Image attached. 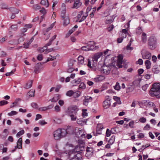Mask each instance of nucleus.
<instances>
[{"instance_id":"1","label":"nucleus","mask_w":160,"mask_h":160,"mask_svg":"<svg viewBox=\"0 0 160 160\" xmlns=\"http://www.w3.org/2000/svg\"><path fill=\"white\" fill-rule=\"evenodd\" d=\"M71 129V128H68V130L65 129H58L57 130L53 132V136L54 138L56 140H59L61 138L64 137L67 133L68 132L69 134L73 133L74 132L73 129L71 130V131L70 132L69 131Z\"/></svg>"},{"instance_id":"2","label":"nucleus","mask_w":160,"mask_h":160,"mask_svg":"<svg viewBox=\"0 0 160 160\" xmlns=\"http://www.w3.org/2000/svg\"><path fill=\"white\" fill-rule=\"evenodd\" d=\"M149 94L152 97L155 96L158 98H160V83H156L152 85Z\"/></svg>"},{"instance_id":"3","label":"nucleus","mask_w":160,"mask_h":160,"mask_svg":"<svg viewBox=\"0 0 160 160\" xmlns=\"http://www.w3.org/2000/svg\"><path fill=\"white\" fill-rule=\"evenodd\" d=\"M109 54L107 55L105 57L104 60V65L102 67V71L105 74H108L110 73L109 67L110 66V63L109 61L110 59L109 58Z\"/></svg>"},{"instance_id":"4","label":"nucleus","mask_w":160,"mask_h":160,"mask_svg":"<svg viewBox=\"0 0 160 160\" xmlns=\"http://www.w3.org/2000/svg\"><path fill=\"white\" fill-rule=\"evenodd\" d=\"M123 58V56L122 54L119 55L118 56V59L117 61H114V58H112L111 60L112 61V63L111 64V66H114L116 63V66H118V68H122V63Z\"/></svg>"},{"instance_id":"5","label":"nucleus","mask_w":160,"mask_h":160,"mask_svg":"<svg viewBox=\"0 0 160 160\" xmlns=\"http://www.w3.org/2000/svg\"><path fill=\"white\" fill-rule=\"evenodd\" d=\"M148 43L150 49L151 50L154 49L156 48V39L153 37H150L148 40Z\"/></svg>"},{"instance_id":"6","label":"nucleus","mask_w":160,"mask_h":160,"mask_svg":"<svg viewBox=\"0 0 160 160\" xmlns=\"http://www.w3.org/2000/svg\"><path fill=\"white\" fill-rule=\"evenodd\" d=\"M142 58L143 59H150L151 57V54L149 51L146 50H142L141 52Z\"/></svg>"},{"instance_id":"7","label":"nucleus","mask_w":160,"mask_h":160,"mask_svg":"<svg viewBox=\"0 0 160 160\" xmlns=\"http://www.w3.org/2000/svg\"><path fill=\"white\" fill-rule=\"evenodd\" d=\"M77 107L76 106H71L68 108L67 112L69 115L77 114Z\"/></svg>"},{"instance_id":"8","label":"nucleus","mask_w":160,"mask_h":160,"mask_svg":"<svg viewBox=\"0 0 160 160\" xmlns=\"http://www.w3.org/2000/svg\"><path fill=\"white\" fill-rule=\"evenodd\" d=\"M103 106L105 109H107L110 106V99L109 96L106 97V100L103 102Z\"/></svg>"},{"instance_id":"9","label":"nucleus","mask_w":160,"mask_h":160,"mask_svg":"<svg viewBox=\"0 0 160 160\" xmlns=\"http://www.w3.org/2000/svg\"><path fill=\"white\" fill-rule=\"evenodd\" d=\"M80 92L78 91L77 92H74L73 91L71 90L68 91L66 94L67 96L69 97L71 96L73 94H74L75 97H78L80 96Z\"/></svg>"},{"instance_id":"10","label":"nucleus","mask_w":160,"mask_h":160,"mask_svg":"<svg viewBox=\"0 0 160 160\" xmlns=\"http://www.w3.org/2000/svg\"><path fill=\"white\" fill-rule=\"evenodd\" d=\"M92 98L91 97L87 96L85 97V98L83 101V104L85 106H87L89 102L92 101Z\"/></svg>"},{"instance_id":"11","label":"nucleus","mask_w":160,"mask_h":160,"mask_svg":"<svg viewBox=\"0 0 160 160\" xmlns=\"http://www.w3.org/2000/svg\"><path fill=\"white\" fill-rule=\"evenodd\" d=\"M103 127L101 124H98L96 128V134H102V130L103 129Z\"/></svg>"},{"instance_id":"12","label":"nucleus","mask_w":160,"mask_h":160,"mask_svg":"<svg viewBox=\"0 0 160 160\" xmlns=\"http://www.w3.org/2000/svg\"><path fill=\"white\" fill-rule=\"evenodd\" d=\"M17 143V145L15 147L14 149L16 150L17 148L18 149H22V139L21 138H20L18 139Z\"/></svg>"},{"instance_id":"13","label":"nucleus","mask_w":160,"mask_h":160,"mask_svg":"<svg viewBox=\"0 0 160 160\" xmlns=\"http://www.w3.org/2000/svg\"><path fill=\"white\" fill-rule=\"evenodd\" d=\"M82 3L80 2V0H74V3L72 8H78L80 7Z\"/></svg>"},{"instance_id":"14","label":"nucleus","mask_w":160,"mask_h":160,"mask_svg":"<svg viewBox=\"0 0 160 160\" xmlns=\"http://www.w3.org/2000/svg\"><path fill=\"white\" fill-rule=\"evenodd\" d=\"M63 20V25L64 27L67 26L70 23V19L68 16H65L64 19H62Z\"/></svg>"},{"instance_id":"15","label":"nucleus","mask_w":160,"mask_h":160,"mask_svg":"<svg viewBox=\"0 0 160 160\" xmlns=\"http://www.w3.org/2000/svg\"><path fill=\"white\" fill-rule=\"evenodd\" d=\"M80 152L76 150V148H75L72 150H69L68 152V155L69 156H71L72 154H74L75 155H76V154H78V155L80 154Z\"/></svg>"},{"instance_id":"16","label":"nucleus","mask_w":160,"mask_h":160,"mask_svg":"<svg viewBox=\"0 0 160 160\" xmlns=\"http://www.w3.org/2000/svg\"><path fill=\"white\" fill-rule=\"evenodd\" d=\"M9 10L12 14H17L19 12V10L16 8L14 7H11L9 8Z\"/></svg>"},{"instance_id":"17","label":"nucleus","mask_w":160,"mask_h":160,"mask_svg":"<svg viewBox=\"0 0 160 160\" xmlns=\"http://www.w3.org/2000/svg\"><path fill=\"white\" fill-rule=\"evenodd\" d=\"M33 82V80H30L28 81V82L25 84V85L24 87V88L26 89L30 88L32 86Z\"/></svg>"},{"instance_id":"18","label":"nucleus","mask_w":160,"mask_h":160,"mask_svg":"<svg viewBox=\"0 0 160 160\" xmlns=\"http://www.w3.org/2000/svg\"><path fill=\"white\" fill-rule=\"evenodd\" d=\"M86 151L87 152L89 153V154L91 155H92L93 154L95 151L93 148L88 147H87Z\"/></svg>"},{"instance_id":"19","label":"nucleus","mask_w":160,"mask_h":160,"mask_svg":"<svg viewBox=\"0 0 160 160\" xmlns=\"http://www.w3.org/2000/svg\"><path fill=\"white\" fill-rule=\"evenodd\" d=\"M60 98V95L58 94H57L54 96L52 98L50 99L49 101H51L52 102H56Z\"/></svg>"},{"instance_id":"20","label":"nucleus","mask_w":160,"mask_h":160,"mask_svg":"<svg viewBox=\"0 0 160 160\" xmlns=\"http://www.w3.org/2000/svg\"><path fill=\"white\" fill-rule=\"evenodd\" d=\"M78 27V26L77 25H76L71 30H69L68 31V34H67L66 36V37H67L69 36L73 32H74L75 30Z\"/></svg>"},{"instance_id":"21","label":"nucleus","mask_w":160,"mask_h":160,"mask_svg":"<svg viewBox=\"0 0 160 160\" xmlns=\"http://www.w3.org/2000/svg\"><path fill=\"white\" fill-rule=\"evenodd\" d=\"M32 26V24L26 25L24 26L25 27L22 29L21 32H26L28 28H31Z\"/></svg>"},{"instance_id":"22","label":"nucleus","mask_w":160,"mask_h":160,"mask_svg":"<svg viewBox=\"0 0 160 160\" xmlns=\"http://www.w3.org/2000/svg\"><path fill=\"white\" fill-rule=\"evenodd\" d=\"M82 157L81 156L80 154L78 155V154L74 155V156L70 160H82Z\"/></svg>"},{"instance_id":"23","label":"nucleus","mask_w":160,"mask_h":160,"mask_svg":"<svg viewBox=\"0 0 160 160\" xmlns=\"http://www.w3.org/2000/svg\"><path fill=\"white\" fill-rule=\"evenodd\" d=\"M18 28V26L17 24L13 25H12L9 29V30L10 32H11L12 31H16L17 30Z\"/></svg>"},{"instance_id":"24","label":"nucleus","mask_w":160,"mask_h":160,"mask_svg":"<svg viewBox=\"0 0 160 160\" xmlns=\"http://www.w3.org/2000/svg\"><path fill=\"white\" fill-rule=\"evenodd\" d=\"M145 64L146 66L147 69H148L150 68L151 63L149 60H146L145 62Z\"/></svg>"},{"instance_id":"25","label":"nucleus","mask_w":160,"mask_h":160,"mask_svg":"<svg viewBox=\"0 0 160 160\" xmlns=\"http://www.w3.org/2000/svg\"><path fill=\"white\" fill-rule=\"evenodd\" d=\"M134 88L133 85H131L130 87L127 88L126 89V92H129L132 91Z\"/></svg>"},{"instance_id":"26","label":"nucleus","mask_w":160,"mask_h":160,"mask_svg":"<svg viewBox=\"0 0 160 160\" xmlns=\"http://www.w3.org/2000/svg\"><path fill=\"white\" fill-rule=\"evenodd\" d=\"M89 51L90 50H95L99 48V47L98 46H96L95 45H89Z\"/></svg>"},{"instance_id":"27","label":"nucleus","mask_w":160,"mask_h":160,"mask_svg":"<svg viewBox=\"0 0 160 160\" xmlns=\"http://www.w3.org/2000/svg\"><path fill=\"white\" fill-rule=\"evenodd\" d=\"M78 62L80 64H82L84 62V58L81 56H80L78 58Z\"/></svg>"},{"instance_id":"28","label":"nucleus","mask_w":160,"mask_h":160,"mask_svg":"<svg viewBox=\"0 0 160 160\" xmlns=\"http://www.w3.org/2000/svg\"><path fill=\"white\" fill-rule=\"evenodd\" d=\"M142 40L143 42H145L147 41L146 34L143 32L142 35Z\"/></svg>"},{"instance_id":"29","label":"nucleus","mask_w":160,"mask_h":160,"mask_svg":"<svg viewBox=\"0 0 160 160\" xmlns=\"http://www.w3.org/2000/svg\"><path fill=\"white\" fill-rule=\"evenodd\" d=\"M113 99L116 102H117L118 104H120L121 103V102L119 97L117 96H114Z\"/></svg>"},{"instance_id":"30","label":"nucleus","mask_w":160,"mask_h":160,"mask_svg":"<svg viewBox=\"0 0 160 160\" xmlns=\"http://www.w3.org/2000/svg\"><path fill=\"white\" fill-rule=\"evenodd\" d=\"M40 4L43 5H47V7H48L49 5L47 0V1L45 0H41Z\"/></svg>"},{"instance_id":"31","label":"nucleus","mask_w":160,"mask_h":160,"mask_svg":"<svg viewBox=\"0 0 160 160\" xmlns=\"http://www.w3.org/2000/svg\"><path fill=\"white\" fill-rule=\"evenodd\" d=\"M105 22L106 24H110V16L104 18Z\"/></svg>"},{"instance_id":"32","label":"nucleus","mask_w":160,"mask_h":160,"mask_svg":"<svg viewBox=\"0 0 160 160\" xmlns=\"http://www.w3.org/2000/svg\"><path fill=\"white\" fill-rule=\"evenodd\" d=\"M110 10L107 9L105 10L104 13V18L110 16V13L109 12Z\"/></svg>"},{"instance_id":"33","label":"nucleus","mask_w":160,"mask_h":160,"mask_svg":"<svg viewBox=\"0 0 160 160\" xmlns=\"http://www.w3.org/2000/svg\"><path fill=\"white\" fill-rule=\"evenodd\" d=\"M103 55V52H98L96 53L94 56L97 59H98L100 57Z\"/></svg>"},{"instance_id":"34","label":"nucleus","mask_w":160,"mask_h":160,"mask_svg":"<svg viewBox=\"0 0 160 160\" xmlns=\"http://www.w3.org/2000/svg\"><path fill=\"white\" fill-rule=\"evenodd\" d=\"M66 12V8H64L62 11L61 13V17L62 19H64L65 17V14Z\"/></svg>"},{"instance_id":"35","label":"nucleus","mask_w":160,"mask_h":160,"mask_svg":"<svg viewBox=\"0 0 160 160\" xmlns=\"http://www.w3.org/2000/svg\"><path fill=\"white\" fill-rule=\"evenodd\" d=\"M114 89L117 91H119L120 89V86L118 82H117L116 85L114 87Z\"/></svg>"},{"instance_id":"36","label":"nucleus","mask_w":160,"mask_h":160,"mask_svg":"<svg viewBox=\"0 0 160 160\" xmlns=\"http://www.w3.org/2000/svg\"><path fill=\"white\" fill-rule=\"evenodd\" d=\"M31 90H30L28 93V95L30 97H33L34 96L35 90H32L31 91Z\"/></svg>"},{"instance_id":"37","label":"nucleus","mask_w":160,"mask_h":160,"mask_svg":"<svg viewBox=\"0 0 160 160\" xmlns=\"http://www.w3.org/2000/svg\"><path fill=\"white\" fill-rule=\"evenodd\" d=\"M89 45L88 44L87 45L83 46L82 47L81 49L83 51H89Z\"/></svg>"},{"instance_id":"38","label":"nucleus","mask_w":160,"mask_h":160,"mask_svg":"<svg viewBox=\"0 0 160 160\" xmlns=\"http://www.w3.org/2000/svg\"><path fill=\"white\" fill-rule=\"evenodd\" d=\"M81 79L80 78H78L77 80H76L75 79L73 80V82L75 84L74 85L76 86L77 84H78L80 83V82H81Z\"/></svg>"},{"instance_id":"39","label":"nucleus","mask_w":160,"mask_h":160,"mask_svg":"<svg viewBox=\"0 0 160 160\" xmlns=\"http://www.w3.org/2000/svg\"><path fill=\"white\" fill-rule=\"evenodd\" d=\"M77 114L69 115L71 118V119L72 121H75L77 119Z\"/></svg>"},{"instance_id":"40","label":"nucleus","mask_w":160,"mask_h":160,"mask_svg":"<svg viewBox=\"0 0 160 160\" xmlns=\"http://www.w3.org/2000/svg\"><path fill=\"white\" fill-rule=\"evenodd\" d=\"M1 6L2 9H9V8H8V6L4 3H2L1 4Z\"/></svg>"},{"instance_id":"41","label":"nucleus","mask_w":160,"mask_h":160,"mask_svg":"<svg viewBox=\"0 0 160 160\" xmlns=\"http://www.w3.org/2000/svg\"><path fill=\"white\" fill-rule=\"evenodd\" d=\"M24 131L23 130H22L17 133L16 134V136L18 138L21 135L23 134L24 133Z\"/></svg>"},{"instance_id":"42","label":"nucleus","mask_w":160,"mask_h":160,"mask_svg":"<svg viewBox=\"0 0 160 160\" xmlns=\"http://www.w3.org/2000/svg\"><path fill=\"white\" fill-rule=\"evenodd\" d=\"M86 88V85L84 82H82L80 83L79 86V88L84 89H85Z\"/></svg>"},{"instance_id":"43","label":"nucleus","mask_w":160,"mask_h":160,"mask_svg":"<svg viewBox=\"0 0 160 160\" xmlns=\"http://www.w3.org/2000/svg\"><path fill=\"white\" fill-rule=\"evenodd\" d=\"M139 121L141 123H144L146 122V119L144 117H142L139 119Z\"/></svg>"},{"instance_id":"44","label":"nucleus","mask_w":160,"mask_h":160,"mask_svg":"<svg viewBox=\"0 0 160 160\" xmlns=\"http://www.w3.org/2000/svg\"><path fill=\"white\" fill-rule=\"evenodd\" d=\"M142 32V30L140 27H138L136 29V33L137 34L140 35Z\"/></svg>"},{"instance_id":"45","label":"nucleus","mask_w":160,"mask_h":160,"mask_svg":"<svg viewBox=\"0 0 160 160\" xmlns=\"http://www.w3.org/2000/svg\"><path fill=\"white\" fill-rule=\"evenodd\" d=\"M152 71L155 73H158L159 72V70L158 68L154 67L152 68Z\"/></svg>"},{"instance_id":"46","label":"nucleus","mask_w":160,"mask_h":160,"mask_svg":"<svg viewBox=\"0 0 160 160\" xmlns=\"http://www.w3.org/2000/svg\"><path fill=\"white\" fill-rule=\"evenodd\" d=\"M40 68L38 66L36 65L35 67L34 72L36 73H38L39 72Z\"/></svg>"},{"instance_id":"47","label":"nucleus","mask_w":160,"mask_h":160,"mask_svg":"<svg viewBox=\"0 0 160 160\" xmlns=\"http://www.w3.org/2000/svg\"><path fill=\"white\" fill-rule=\"evenodd\" d=\"M32 8L35 10H37L40 9L41 7L40 6L38 5H34L33 6Z\"/></svg>"},{"instance_id":"48","label":"nucleus","mask_w":160,"mask_h":160,"mask_svg":"<svg viewBox=\"0 0 160 160\" xmlns=\"http://www.w3.org/2000/svg\"><path fill=\"white\" fill-rule=\"evenodd\" d=\"M17 112L14 111H12L11 112L8 113V115L9 116H12L16 115L17 114Z\"/></svg>"},{"instance_id":"49","label":"nucleus","mask_w":160,"mask_h":160,"mask_svg":"<svg viewBox=\"0 0 160 160\" xmlns=\"http://www.w3.org/2000/svg\"><path fill=\"white\" fill-rule=\"evenodd\" d=\"M136 64H139L140 65H142L143 63V61L142 59L139 58L138 60L136 62Z\"/></svg>"},{"instance_id":"50","label":"nucleus","mask_w":160,"mask_h":160,"mask_svg":"<svg viewBox=\"0 0 160 160\" xmlns=\"http://www.w3.org/2000/svg\"><path fill=\"white\" fill-rule=\"evenodd\" d=\"M45 50H47V49L44 48V46L43 47L39 48H38V51L40 52H44Z\"/></svg>"},{"instance_id":"51","label":"nucleus","mask_w":160,"mask_h":160,"mask_svg":"<svg viewBox=\"0 0 160 160\" xmlns=\"http://www.w3.org/2000/svg\"><path fill=\"white\" fill-rule=\"evenodd\" d=\"M8 103V102L5 100H2L0 101V106H2L6 105Z\"/></svg>"},{"instance_id":"52","label":"nucleus","mask_w":160,"mask_h":160,"mask_svg":"<svg viewBox=\"0 0 160 160\" xmlns=\"http://www.w3.org/2000/svg\"><path fill=\"white\" fill-rule=\"evenodd\" d=\"M43 56L42 54H39L37 57V59L39 61H41L43 59Z\"/></svg>"},{"instance_id":"53","label":"nucleus","mask_w":160,"mask_h":160,"mask_svg":"<svg viewBox=\"0 0 160 160\" xmlns=\"http://www.w3.org/2000/svg\"><path fill=\"white\" fill-rule=\"evenodd\" d=\"M77 122V123L79 124H82V122H86V121H85V120H84V121H82V120H81L80 119H78Z\"/></svg>"},{"instance_id":"54","label":"nucleus","mask_w":160,"mask_h":160,"mask_svg":"<svg viewBox=\"0 0 160 160\" xmlns=\"http://www.w3.org/2000/svg\"><path fill=\"white\" fill-rule=\"evenodd\" d=\"M84 145L85 144H81L79 145V148L80 149L81 151H84L85 150Z\"/></svg>"},{"instance_id":"55","label":"nucleus","mask_w":160,"mask_h":160,"mask_svg":"<svg viewBox=\"0 0 160 160\" xmlns=\"http://www.w3.org/2000/svg\"><path fill=\"white\" fill-rule=\"evenodd\" d=\"M83 14V11H81L79 12V13L78 14L77 17V19L78 20L81 17V15Z\"/></svg>"},{"instance_id":"56","label":"nucleus","mask_w":160,"mask_h":160,"mask_svg":"<svg viewBox=\"0 0 160 160\" xmlns=\"http://www.w3.org/2000/svg\"><path fill=\"white\" fill-rule=\"evenodd\" d=\"M39 11L41 13L43 14V15L45 14L46 13V11L43 8H42Z\"/></svg>"},{"instance_id":"57","label":"nucleus","mask_w":160,"mask_h":160,"mask_svg":"<svg viewBox=\"0 0 160 160\" xmlns=\"http://www.w3.org/2000/svg\"><path fill=\"white\" fill-rule=\"evenodd\" d=\"M31 106L33 108H35L37 109L38 108V104L36 103H35V102L32 103H31Z\"/></svg>"},{"instance_id":"58","label":"nucleus","mask_w":160,"mask_h":160,"mask_svg":"<svg viewBox=\"0 0 160 160\" xmlns=\"http://www.w3.org/2000/svg\"><path fill=\"white\" fill-rule=\"evenodd\" d=\"M52 42V40L51 41L50 40H49V42L47 43L44 46V48H45L46 49H47V47L48 46H49L51 45Z\"/></svg>"},{"instance_id":"59","label":"nucleus","mask_w":160,"mask_h":160,"mask_svg":"<svg viewBox=\"0 0 160 160\" xmlns=\"http://www.w3.org/2000/svg\"><path fill=\"white\" fill-rule=\"evenodd\" d=\"M88 63L87 64L89 68H91L92 67L91 66V61L89 59H88Z\"/></svg>"},{"instance_id":"60","label":"nucleus","mask_w":160,"mask_h":160,"mask_svg":"<svg viewBox=\"0 0 160 160\" xmlns=\"http://www.w3.org/2000/svg\"><path fill=\"white\" fill-rule=\"evenodd\" d=\"M138 74L139 75H140L144 72V70L142 68L139 69L138 70Z\"/></svg>"},{"instance_id":"61","label":"nucleus","mask_w":160,"mask_h":160,"mask_svg":"<svg viewBox=\"0 0 160 160\" xmlns=\"http://www.w3.org/2000/svg\"><path fill=\"white\" fill-rule=\"evenodd\" d=\"M116 128H112L111 129V133L112 134L115 133H117V131L116 130Z\"/></svg>"},{"instance_id":"62","label":"nucleus","mask_w":160,"mask_h":160,"mask_svg":"<svg viewBox=\"0 0 160 160\" xmlns=\"http://www.w3.org/2000/svg\"><path fill=\"white\" fill-rule=\"evenodd\" d=\"M150 128V127L149 124H147L144 127L143 129L144 130H147L149 129Z\"/></svg>"},{"instance_id":"63","label":"nucleus","mask_w":160,"mask_h":160,"mask_svg":"<svg viewBox=\"0 0 160 160\" xmlns=\"http://www.w3.org/2000/svg\"><path fill=\"white\" fill-rule=\"evenodd\" d=\"M74 69L72 68H70L67 70V72L69 73H71L74 71Z\"/></svg>"},{"instance_id":"64","label":"nucleus","mask_w":160,"mask_h":160,"mask_svg":"<svg viewBox=\"0 0 160 160\" xmlns=\"http://www.w3.org/2000/svg\"><path fill=\"white\" fill-rule=\"evenodd\" d=\"M21 99L20 98H18L15 99V101L12 103L13 104L15 105L16 106L17 105L18 101H21Z\"/></svg>"}]
</instances>
